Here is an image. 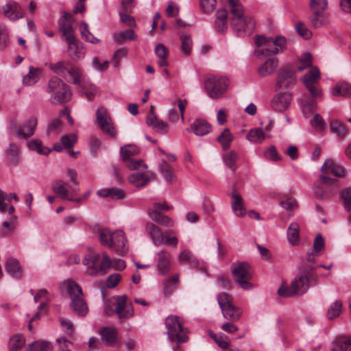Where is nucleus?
<instances>
[{
  "label": "nucleus",
  "mask_w": 351,
  "mask_h": 351,
  "mask_svg": "<svg viewBox=\"0 0 351 351\" xmlns=\"http://www.w3.org/2000/svg\"><path fill=\"white\" fill-rule=\"evenodd\" d=\"M232 17L230 25L239 37L250 36L255 29L254 20L244 14V8L240 0H227Z\"/></svg>",
  "instance_id": "f257e3e1"
},
{
  "label": "nucleus",
  "mask_w": 351,
  "mask_h": 351,
  "mask_svg": "<svg viewBox=\"0 0 351 351\" xmlns=\"http://www.w3.org/2000/svg\"><path fill=\"white\" fill-rule=\"evenodd\" d=\"M97 237L102 245L108 247L119 255H123L128 250V241L124 232L121 230L111 232L108 229H99Z\"/></svg>",
  "instance_id": "f03ea898"
},
{
  "label": "nucleus",
  "mask_w": 351,
  "mask_h": 351,
  "mask_svg": "<svg viewBox=\"0 0 351 351\" xmlns=\"http://www.w3.org/2000/svg\"><path fill=\"white\" fill-rule=\"evenodd\" d=\"M63 287L66 289L71 299L70 306L73 311L80 316H85L88 308L84 298L82 288L73 280L64 282Z\"/></svg>",
  "instance_id": "7ed1b4c3"
},
{
  "label": "nucleus",
  "mask_w": 351,
  "mask_h": 351,
  "mask_svg": "<svg viewBox=\"0 0 351 351\" xmlns=\"http://www.w3.org/2000/svg\"><path fill=\"white\" fill-rule=\"evenodd\" d=\"M47 91L50 94V100L53 104L66 103L72 97L70 87L58 77H53L49 80Z\"/></svg>",
  "instance_id": "20e7f679"
},
{
  "label": "nucleus",
  "mask_w": 351,
  "mask_h": 351,
  "mask_svg": "<svg viewBox=\"0 0 351 351\" xmlns=\"http://www.w3.org/2000/svg\"><path fill=\"white\" fill-rule=\"evenodd\" d=\"M50 68L61 77H64L68 82L73 84H80L82 78L84 77L82 71L69 61H60L51 64Z\"/></svg>",
  "instance_id": "39448f33"
},
{
  "label": "nucleus",
  "mask_w": 351,
  "mask_h": 351,
  "mask_svg": "<svg viewBox=\"0 0 351 351\" xmlns=\"http://www.w3.org/2000/svg\"><path fill=\"white\" fill-rule=\"evenodd\" d=\"M165 326L167 328L166 335L171 341L177 344L185 343L189 340L188 330L183 327L180 318L177 315H169L165 319Z\"/></svg>",
  "instance_id": "423d86ee"
},
{
  "label": "nucleus",
  "mask_w": 351,
  "mask_h": 351,
  "mask_svg": "<svg viewBox=\"0 0 351 351\" xmlns=\"http://www.w3.org/2000/svg\"><path fill=\"white\" fill-rule=\"evenodd\" d=\"M311 97L304 95L303 97L298 99L302 113L306 118L309 117L317 109V100L322 97V90L318 84L308 85L305 86Z\"/></svg>",
  "instance_id": "0eeeda50"
},
{
  "label": "nucleus",
  "mask_w": 351,
  "mask_h": 351,
  "mask_svg": "<svg viewBox=\"0 0 351 351\" xmlns=\"http://www.w3.org/2000/svg\"><path fill=\"white\" fill-rule=\"evenodd\" d=\"M256 44L261 47L258 53L264 56L277 54L282 51L286 45V39L283 36H276L275 38H267L264 36H256Z\"/></svg>",
  "instance_id": "6e6552de"
},
{
  "label": "nucleus",
  "mask_w": 351,
  "mask_h": 351,
  "mask_svg": "<svg viewBox=\"0 0 351 351\" xmlns=\"http://www.w3.org/2000/svg\"><path fill=\"white\" fill-rule=\"evenodd\" d=\"M229 86L227 77L220 75H209L205 79L204 86L208 97L218 99L224 95Z\"/></svg>",
  "instance_id": "1a4fd4ad"
},
{
  "label": "nucleus",
  "mask_w": 351,
  "mask_h": 351,
  "mask_svg": "<svg viewBox=\"0 0 351 351\" xmlns=\"http://www.w3.org/2000/svg\"><path fill=\"white\" fill-rule=\"evenodd\" d=\"M309 281L310 278L307 274H300L291 282V286H281L278 290V293L282 297H292L298 294L302 295L308 291Z\"/></svg>",
  "instance_id": "9d476101"
},
{
  "label": "nucleus",
  "mask_w": 351,
  "mask_h": 351,
  "mask_svg": "<svg viewBox=\"0 0 351 351\" xmlns=\"http://www.w3.org/2000/svg\"><path fill=\"white\" fill-rule=\"evenodd\" d=\"M231 271L234 281L243 289L250 290L252 289L253 285L250 282L252 276V271L248 263L245 262L234 263L231 267Z\"/></svg>",
  "instance_id": "9b49d317"
},
{
  "label": "nucleus",
  "mask_w": 351,
  "mask_h": 351,
  "mask_svg": "<svg viewBox=\"0 0 351 351\" xmlns=\"http://www.w3.org/2000/svg\"><path fill=\"white\" fill-rule=\"evenodd\" d=\"M217 302L224 318L237 322L242 315V310L233 304L230 295L221 293L217 295Z\"/></svg>",
  "instance_id": "f8f14e48"
},
{
  "label": "nucleus",
  "mask_w": 351,
  "mask_h": 351,
  "mask_svg": "<svg viewBox=\"0 0 351 351\" xmlns=\"http://www.w3.org/2000/svg\"><path fill=\"white\" fill-rule=\"evenodd\" d=\"M53 191L60 197L62 199L69 200L71 202L80 203L86 198L84 197L75 198L77 193L80 190L79 188H69L68 184L62 180H56L52 184Z\"/></svg>",
  "instance_id": "ddd939ff"
},
{
  "label": "nucleus",
  "mask_w": 351,
  "mask_h": 351,
  "mask_svg": "<svg viewBox=\"0 0 351 351\" xmlns=\"http://www.w3.org/2000/svg\"><path fill=\"white\" fill-rule=\"evenodd\" d=\"M296 81L295 69L289 65H286L278 71L276 86L278 88H289L295 84Z\"/></svg>",
  "instance_id": "4468645a"
},
{
  "label": "nucleus",
  "mask_w": 351,
  "mask_h": 351,
  "mask_svg": "<svg viewBox=\"0 0 351 351\" xmlns=\"http://www.w3.org/2000/svg\"><path fill=\"white\" fill-rule=\"evenodd\" d=\"M169 207L165 202L155 203L152 209L148 210V215L150 218L160 226L165 227L173 226V221L168 216L161 213L162 210H169Z\"/></svg>",
  "instance_id": "2eb2a0df"
},
{
  "label": "nucleus",
  "mask_w": 351,
  "mask_h": 351,
  "mask_svg": "<svg viewBox=\"0 0 351 351\" xmlns=\"http://www.w3.org/2000/svg\"><path fill=\"white\" fill-rule=\"evenodd\" d=\"M319 180V182L314 189L315 195L317 198L322 199L329 196L337 188V179L321 175Z\"/></svg>",
  "instance_id": "dca6fc26"
},
{
  "label": "nucleus",
  "mask_w": 351,
  "mask_h": 351,
  "mask_svg": "<svg viewBox=\"0 0 351 351\" xmlns=\"http://www.w3.org/2000/svg\"><path fill=\"white\" fill-rule=\"evenodd\" d=\"M115 300V313L118 316L119 322L128 319L134 315L133 307L128 304V297L126 295H119L114 298Z\"/></svg>",
  "instance_id": "f3484780"
},
{
  "label": "nucleus",
  "mask_w": 351,
  "mask_h": 351,
  "mask_svg": "<svg viewBox=\"0 0 351 351\" xmlns=\"http://www.w3.org/2000/svg\"><path fill=\"white\" fill-rule=\"evenodd\" d=\"M96 117L97 123L101 130L110 136L114 137L116 136V130L107 110L104 107L98 108Z\"/></svg>",
  "instance_id": "a211bd4d"
},
{
  "label": "nucleus",
  "mask_w": 351,
  "mask_h": 351,
  "mask_svg": "<svg viewBox=\"0 0 351 351\" xmlns=\"http://www.w3.org/2000/svg\"><path fill=\"white\" fill-rule=\"evenodd\" d=\"M112 267V260L106 252H104L101 256L96 261L95 265L87 267L86 272L90 276L97 274L105 275Z\"/></svg>",
  "instance_id": "6ab92c4d"
},
{
  "label": "nucleus",
  "mask_w": 351,
  "mask_h": 351,
  "mask_svg": "<svg viewBox=\"0 0 351 351\" xmlns=\"http://www.w3.org/2000/svg\"><path fill=\"white\" fill-rule=\"evenodd\" d=\"M293 99V95L289 92H280L276 94L271 101V106L273 110L277 112L287 110Z\"/></svg>",
  "instance_id": "aec40b11"
},
{
  "label": "nucleus",
  "mask_w": 351,
  "mask_h": 351,
  "mask_svg": "<svg viewBox=\"0 0 351 351\" xmlns=\"http://www.w3.org/2000/svg\"><path fill=\"white\" fill-rule=\"evenodd\" d=\"M66 41L68 46V55L71 59L77 60L84 57L86 49L75 36L67 38Z\"/></svg>",
  "instance_id": "412c9836"
},
{
  "label": "nucleus",
  "mask_w": 351,
  "mask_h": 351,
  "mask_svg": "<svg viewBox=\"0 0 351 351\" xmlns=\"http://www.w3.org/2000/svg\"><path fill=\"white\" fill-rule=\"evenodd\" d=\"M3 12L5 16L12 21H17L24 16L21 5L14 1L8 2L3 7Z\"/></svg>",
  "instance_id": "4be33fe9"
},
{
  "label": "nucleus",
  "mask_w": 351,
  "mask_h": 351,
  "mask_svg": "<svg viewBox=\"0 0 351 351\" xmlns=\"http://www.w3.org/2000/svg\"><path fill=\"white\" fill-rule=\"evenodd\" d=\"M74 21L75 20L73 15L66 12H64L62 17L58 20L60 29L66 39L75 36L73 27Z\"/></svg>",
  "instance_id": "5701e85b"
},
{
  "label": "nucleus",
  "mask_w": 351,
  "mask_h": 351,
  "mask_svg": "<svg viewBox=\"0 0 351 351\" xmlns=\"http://www.w3.org/2000/svg\"><path fill=\"white\" fill-rule=\"evenodd\" d=\"M158 262L156 267L161 274H167L171 270V256L169 252L166 250H162L157 253Z\"/></svg>",
  "instance_id": "b1692460"
},
{
  "label": "nucleus",
  "mask_w": 351,
  "mask_h": 351,
  "mask_svg": "<svg viewBox=\"0 0 351 351\" xmlns=\"http://www.w3.org/2000/svg\"><path fill=\"white\" fill-rule=\"evenodd\" d=\"M147 124L152 127V129L157 133L165 134L169 131V125L163 121L159 120L157 117L150 112L146 119Z\"/></svg>",
  "instance_id": "393cba45"
},
{
  "label": "nucleus",
  "mask_w": 351,
  "mask_h": 351,
  "mask_svg": "<svg viewBox=\"0 0 351 351\" xmlns=\"http://www.w3.org/2000/svg\"><path fill=\"white\" fill-rule=\"evenodd\" d=\"M99 334L101 341L107 346H112L117 341L118 330L114 327H104L100 330Z\"/></svg>",
  "instance_id": "a878e982"
},
{
  "label": "nucleus",
  "mask_w": 351,
  "mask_h": 351,
  "mask_svg": "<svg viewBox=\"0 0 351 351\" xmlns=\"http://www.w3.org/2000/svg\"><path fill=\"white\" fill-rule=\"evenodd\" d=\"M322 175L328 176V174H332L336 177H343L344 176L343 169L335 162L332 160H328L325 161L322 167Z\"/></svg>",
  "instance_id": "bb28decb"
},
{
  "label": "nucleus",
  "mask_w": 351,
  "mask_h": 351,
  "mask_svg": "<svg viewBox=\"0 0 351 351\" xmlns=\"http://www.w3.org/2000/svg\"><path fill=\"white\" fill-rule=\"evenodd\" d=\"M36 125V118L32 117L24 123L22 127L16 130V134L19 137H29L34 134Z\"/></svg>",
  "instance_id": "cd10ccee"
},
{
  "label": "nucleus",
  "mask_w": 351,
  "mask_h": 351,
  "mask_svg": "<svg viewBox=\"0 0 351 351\" xmlns=\"http://www.w3.org/2000/svg\"><path fill=\"white\" fill-rule=\"evenodd\" d=\"M215 29L218 33L223 34L228 28V12L225 9L218 10L215 13Z\"/></svg>",
  "instance_id": "c85d7f7f"
},
{
  "label": "nucleus",
  "mask_w": 351,
  "mask_h": 351,
  "mask_svg": "<svg viewBox=\"0 0 351 351\" xmlns=\"http://www.w3.org/2000/svg\"><path fill=\"white\" fill-rule=\"evenodd\" d=\"M187 130L194 132L197 136H204L210 132L211 125L205 120L196 119Z\"/></svg>",
  "instance_id": "c756f323"
},
{
  "label": "nucleus",
  "mask_w": 351,
  "mask_h": 351,
  "mask_svg": "<svg viewBox=\"0 0 351 351\" xmlns=\"http://www.w3.org/2000/svg\"><path fill=\"white\" fill-rule=\"evenodd\" d=\"M145 230L149 234L155 245L157 246L162 244L165 232H162L158 226L154 223H148L145 226Z\"/></svg>",
  "instance_id": "7c9ffc66"
},
{
  "label": "nucleus",
  "mask_w": 351,
  "mask_h": 351,
  "mask_svg": "<svg viewBox=\"0 0 351 351\" xmlns=\"http://www.w3.org/2000/svg\"><path fill=\"white\" fill-rule=\"evenodd\" d=\"M179 261L185 262L191 267L206 272V268L202 266L199 261L194 256L192 252L188 250L182 251L179 255Z\"/></svg>",
  "instance_id": "2f4dec72"
},
{
  "label": "nucleus",
  "mask_w": 351,
  "mask_h": 351,
  "mask_svg": "<svg viewBox=\"0 0 351 351\" xmlns=\"http://www.w3.org/2000/svg\"><path fill=\"white\" fill-rule=\"evenodd\" d=\"M154 176L152 173H134L128 177L129 182L136 187L147 184Z\"/></svg>",
  "instance_id": "473e14b6"
},
{
  "label": "nucleus",
  "mask_w": 351,
  "mask_h": 351,
  "mask_svg": "<svg viewBox=\"0 0 351 351\" xmlns=\"http://www.w3.org/2000/svg\"><path fill=\"white\" fill-rule=\"evenodd\" d=\"M278 65V60L276 58L267 59L258 68V73L261 77H266L271 74Z\"/></svg>",
  "instance_id": "72a5a7b5"
},
{
  "label": "nucleus",
  "mask_w": 351,
  "mask_h": 351,
  "mask_svg": "<svg viewBox=\"0 0 351 351\" xmlns=\"http://www.w3.org/2000/svg\"><path fill=\"white\" fill-rule=\"evenodd\" d=\"M6 272L12 277L21 278L22 276V270L18 260L14 258H9L5 263Z\"/></svg>",
  "instance_id": "f704fd0d"
},
{
  "label": "nucleus",
  "mask_w": 351,
  "mask_h": 351,
  "mask_svg": "<svg viewBox=\"0 0 351 351\" xmlns=\"http://www.w3.org/2000/svg\"><path fill=\"white\" fill-rule=\"evenodd\" d=\"M231 207L234 214L239 217H243L245 214L243 202L241 196L238 193H232L231 195Z\"/></svg>",
  "instance_id": "c9c22d12"
},
{
  "label": "nucleus",
  "mask_w": 351,
  "mask_h": 351,
  "mask_svg": "<svg viewBox=\"0 0 351 351\" xmlns=\"http://www.w3.org/2000/svg\"><path fill=\"white\" fill-rule=\"evenodd\" d=\"M320 79V72L317 67H312L311 69L303 75L301 81L304 86L318 84Z\"/></svg>",
  "instance_id": "e433bc0d"
},
{
  "label": "nucleus",
  "mask_w": 351,
  "mask_h": 351,
  "mask_svg": "<svg viewBox=\"0 0 351 351\" xmlns=\"http://www.w3.org/2000/svg\"><path fill=\"white\" fill-rule=\"evenodd\" d=\"M308 22L313 28H319L328 23V18L324 12H311Z\"/></svg>",
  "instance_id": "4c0bfd02"
},
{
  "label": "nucleus",
  "mask_w": 351,
  "mask_h": 351,
  "mask_svg": "<svg viewBox=\"0 0 351 351\" xmlns=\"http://www.w3.org/2000/svg\"><path fill=\"white\" fill-rule=\"evenodd\" d=\"M76 85L82 89V92L85 94L88 100H92L94 98L97 93V88L95 85L87 80L85 76L82 78V83Z\"/></svg>",
  "instance_id": "58836bf2"
},
{
  "label": "nucleus",
  "mask_w": 351,
  "mask_h": 351,
  "mask_svg": "<svg viewBox=\"0 0 351 351\" xmlns=\"http://www.w3.org/2000/svg\"><path fill=\"white\" fill-rule=\"evenodd\" d=\"M155 53L159 58L158 64L160 66L169 65V62L167 60L169 56V50L163 44L159 43L156 46Z\"/></svg>",
  "instance_id": "ea45409f"
},
{
  "label": "nucleus",
  "mask_w": 351,
  "mask_h": 351,
  "mask_svg": "<svg viewBox=\"0 0 351 351\" xmlns=\"http://www.w3.org/2000/svg\"><path fill=\"white\" fill-rule=\"evenodd\" d=\"M266 138V134L261 128H254L249 131L246 138L251 143L261 144Z\"/></svg>",
  "instance_id": "a19ab883"
},
{
  "label": "nucleus",
  "mask_w": 351,
  "mask_h": 351,
  "mask_svg": "<svg viewBox=\"0 0 351 351\" xmlns=\"http://www.w3.org/2000/svg\"><path fill=\"white\" fill-rule=\"evenodd\" d=\"M332 351H351V337H337L334 341Z\"/></svg>",
  "instance_id": "79ce46f5"
},
{
  "label": "nucleus",
  "mask_w": 351,
  "mask_h": 351,
  "mask_svg": "<svg viewBox=\"0 0 351 351\" xmlns=\"http://www.w3.org/2000/svg\"><path fill=\"white\" fill-rule=\"evenodd\" d=\"M98 196L119 199L124 197L123 192L117 188L104 189L97 192Z\"/></svg>",
  "instance_id": "37998d69"
},
{
  "label": "nucleus",
  "mask_w": 351,
  "mask_h": 351,
  "mask_svg": "<svg viewBox=\"0 0 351 351\" xmlns=\"http://www.w3.org/2000/svg\"><path fill=\"white\" fill-rule=\"evenodd\" d=\"M299 225L295 222L291 223L287 229L288 240L289 243L293 245H296L299 243Z\"/></svg>",
  "instance_id": "c03bdc74"
},
{
  "label": "nucleus",
  "mask_w": 351,
  "mask_h": 351,
  "mask_svg": "<svg viewBox=\"0 0 351 351\" xmlns=\"http://www.w3.org/2000/svg\"><path fill=\"white\" fill-rule=\"evenodd\" d=\"M233 135L228 128H225L217 137V141L221 144L223 150L228 149L233 141Z\"/></svg>",
  "instance_id": "a18cd8bd"
},
{
  "label": "nucleus",
  "mask_w": 351,
  "mask_h": 351,
  "mask_svg": "<svg viewBox=\"0 0 351 351\" xmlns=\"http://www.w3.org/2000/svg\"><path fill=\"white\" fill-rule=\"evenodd\" d=\"M334 96H348L351 95V85L347 82L337 84L331 90Z\"/></svg>",
  "instance_id": "49530a36"
},
{
  "label": "nucleus",
  "mask_w": 351,
  "mask_h": 351,
  "mask_svg": "<svg viewBox=\"0 0 351 351\" xmlns=\"http://www.w3.org/2000/svg\"><path fill=\"white\" fill-rule=\"evenodd\" d=\"M25 343L23 335L17 334L12 336L9 342V351H19L24 346Z\"/></svg>",
  "instance_id": "de8ad7c7"
},
{
  "label": "nucleus",
  "mask_w": 351,
  "mask_h": 351,
  "mask_svg": "<svg viewBox=\"0 0 351 351\" xmlns=\"http://www.w3.org/2000/svg\"><path fill=\"white\" fill-rule=\"evenodd\" d=\"M40 78V71L38 69L29 67V73L23 77V82L26 86L34 84Z\"/></svg>",
  "instance_id": "09e8293b"
},
{
  "label": "nucleus",
  "mask_w": 351,
  "mask_h": 351,
  "mask_svg": "<svg viewBox=\"0 0 351 351\" xmlns=\"http://www.w3.org/2000/svg\"><path fill=\"white\" fill-rule=\"evenodd\" d=\"M27 145L30 149L34 150L41 155L47 156L51 152V150L47 147H43L41 141L38 139H32L29 141L27 143Z\"/></svg>",
  "instance_id": "8fccbe9b"
},
{
  "label": "nucleus",
  "mask_w": 351,
  "mask_h": 351,
  "mask_svg": "<svg viewBox=\"0 0 351 351\" xmlns=\"http://www.w3.org/2000/svg\"><path fill=\"white\" fill-rule=\"evenodd\" d=\"M6 156L12 163H17L20 160V152L15 144L9 145L6 149Z\"/></svg>",
  "instance_id": "3c124183"
},
{
  "label": "nucleus",
  "mask_w": 351,
  "mask_h": 351,
  "mask_svg": "<svg viewBox=\"0 0 351 351\" xmlns=\"http://www.w3.org/2000/svg\"><path fill=\"white\" fill-rule=\"evenodd\" d=\"M342 310V302L340 300L334 302L330 306L327 312V318L332 320L337 317L341 313Z\"/></svg>",
  "instance_id": "603ef678"
},
{
  "label": "nucleus",
  "mask_w": 351,
  "mask_h": 351,
  "mask_svg": "<svg viewBox=\"0 0 351 351\" xmlns=\"http://www.w3.org/2000/svg\"><path fill=\"white\" fill-rule=\"evenodd\" d=\"M80 29L82 36L88 42L93 44L98 43L99 40L96 38L88 29V25L85 22H82L80 25Z\"/></svg>",
  "instance_id": "864d4df0"
},
{
  "label": "nucleus",
  "mask_w": 351,
  "mask_h": 351,
  "mask_svg": "<svg viewBox=\"0 0 351 351\" xmlns=\"http://www.w3.org/2000/svg\"><path fill=\"white\" fill-rule=\"evenodd\" d=\"M238 159V154L234 150H231L223 156V161L227 167L234 172L236 169L235 163Z\"/></svg>",
  "instance_id": "5fc2aeb1"
},
{
  "label": "nucleus",
  "mask_w": 351,
  "mask_h": 351,
  "mask_svg": "<svg viewBox=\"0 0 351 351\" xmlns=\"http://www.w3.org/2000/svg\"><path fill=\"white\" fill-rule=\"evenodd\" d=\"M328 8V0H310L311 12H324Z\"/></svg>",
  "instance_id": "6e6d98bb"
},
{
  "label": "nucleus",
  "mask_w": 351,
  "mask_h": 351,
  "mask_svg": "<svg viewBox=\"0 0 351 351\" xmlns=\"http://www.w3.org/2000/svg\"><path fill=\"white\" fill-rule=\"evenodd\" d=\"M28 351H52L51 344L47 341H35L28 346Z\"/></svg>",
  "instance_id": "4d7b16f0"
},
{
  "label": "nucleus",
  "mask_w": 351,
  "mask_h": 351,
  "mask_svg": "<svg viewBox=\"0 0 351 351\" xmlns=\"http://www.w3.org/2000/svg\"><path fill=\"white\" fill-rule=\"evenodd\" d=\"M178 239L176 236L174 235V232L172 230H167L165 231L162 244L173 247H176L178 245Z\"/></svg>",
  "instance_id": "13d9d810"
},
{
  "label": "nucleus",
  "mask_w": 351,
  "mask_h": 351,
  "mask_svg": "<svg viewBox=\"0 0 351 351\" xmlns=\"http://www.w3.org/2000/svg\"><path fill=\"white\" fill-rule=\"evenodd\" d=\"M138 152V148L134 145H129L121 148V154L124 161L131 159L130 156L136 155Z\"/></svg>",
  "instance_id": "bf43d9fd"
},
{
  "label": "nucleus",
  "mask_w": 351,
  "mask_h": 351,
  "mask_svg": "<svg viewBox=\"0 0 351 351\" xmlns=\"http://www.w3.org/2000/svg\"><path fill=\"white\" fill-rule=\"evenodd\" d=\"M160 172L163 177L168 182H172L174 180V175L173 170L170 165L166 162L162 161L160 165Z\"/></svg>",
  "instance_id": "052dcab7"
},
{
  "label": "nucleus",
  "mask_w": 351,
  "mask_h": 351,
  "mask_svg": "<svg viewBox=\"0 0 351 351\" xmlns=\"http://www.w3.org/2000/svg\"><path fill=\"white\" fill-rule=\"evenodd\" d=\"M331 130L341 138L344 137L348 133L346 125L338 121H332L331 122Z\"/></svg>",
  "instance_id": "680f3d73"
},
{
  "label": "nucleus",
  "mask_w": 351,
  "mask_h": 351,
  "mask_svg": "<svg viewBox=\"0 0 351 351\" xmlns=\"http://www.w3.org/2000/svg\"><path fill=\"white\" fill-rule=\"evenodd\" d=\"M295 29L298 34L306 40L309 39L312 36L311 31L302 21H298L295 23Z\"/></svg>",
  "instance_id": "e2e57ef3"
},
{
  "label": "nucleus",
  "mask_w": 351,
  "mask_h": 351,
  "mask_svg": "<svg viewBox=\"0 0 351 351\" xmlns=\"http://www.w3.org/2000/svg\"><path fill=\"white\" fill-rule=\"evenodd\" d=\"M181 40V51L182 52L188 56L190 54L192 48V40L189 35H182L180 37Z\"/></svg>",
  "instance_id": "0e129e2a"
},
{
  "label": "nucleus",
  "mask_w": 351,
  "mask_h": 351,
  "mask_svg": "<svg viewBox=\"0 0 351 351\" xmlns=\"http://www.w3.org/2000/svg\"><path fill=\"white\" fill-rule=\"evenodd\" d=\"M115 40L121 43L125 40H134L136 38L134 32L132 29H127L123 32L114 35Z\"/></svg>",
  "instance_id": "69168bd1"
},
{
  "label": "nucleus",
  "mask_w": 351,
  "mask_h": 351,
  "mask_svg": "<svg viewBox=\"0 0 351 351\" xmlns=\"http://www.w3.org/2000/svg\"><path fill=\"white\" fill-rule=\"evenodd\" d=\"M301 64L298 66V70L302 71L312 65V56L309 53H304L299 59Z\"/></svg>",
  "instance_id": "338daca9"
},
{
  "label": "nucleus",
  "mask_w": 351,
  "mask_h": 351,
  "mask_svg": "<svg viewBox=\"0 0 351 351\" xmlns=\"http://www.w3.org/2000/svg\"><path fill=\"white\" fill-rule=\"evenodd\" d=\"M341 197L343 200L345 207L348 210H351V188H347L342 190Z\"/></svg>",
  "instance_id": "774afa93"
}]
</instances>
